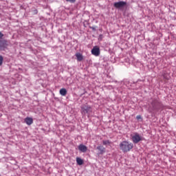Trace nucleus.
<instances>
[{
  "label": "nucleus",
  "mask_w": 176,
  "mask_h": 176,
  "mask_svg": "<svg viewBox=\"0 0 176 176\" xmlns=\"http://www.w3.org/2000/svg\"><path fill=\"white\" fill-rule=\"evenodd\" d=\"M134 148V145L133 143L129 141H123L120 144V149L124 153H127V152H130L131 149Z\"/></svg>",
  "instance_id": "1"
},
{
  "label": "nucleus",
  "mask_w": 176,
  "mask_h": 176,
  "mask_svg": "<svg viewBox=\"0 0 176 176\" xmlns=\"http://www.w3.org/2000/svg\"><path fill=\"white\" fill-rule=\"evenodd\" d=\"M91 112H92L91 107L86 104L81 107V113L84 115H86V113H91Z\"/></svg>",
  "instance_id": "2"
},
{
  "label": "nucleus",
  "mask_w": 176,
  "mask_h": 176,
  "mask_svg": "<svg viewBox=\"0 0 176 176\" xmlns=\"http://www.w3.org/2000/svg\"><path fill=\"white\" fill-rule=\"evenodd\" d=\"M126 5H127V2L120 1L118 2L114 3L113 6H114V8H116V9H122V8H124V6H126Z\"/></svg>",
  "instance_id": "3"
},
{
  "label": "nucleus",
  "mask_w": 176,
  "mask_h": 176,
  "mask_svg": "<svg viewBox=\"0 0 176 176\" xmlns=\"http://www.w3.org/2000/svg\"><path fill=\"white\" fill-rule=\"evenodd\" d=\"M132 141L133 144H138L140 141H142V138L140 136V134L136 133L132 136Z\"/></svg>",
  "instance_id": "4"
},
{
  "label": "nucleus",
  "mask_w": 176,
  "mask_h": 176,
  "mask_svg": "<svg viewBox=\"0 0 176 176\" xmlns=\"http://www.w3.org/2000/svg\"><path fill=\"white\" fill-rule=\"evenodd\" d=\"M8 47V41L0 40V50H5Z\"/></svg>",
  "instance_id": "5"
},
{
  "label": "nucleus",
  "mask_w": 176,
  "mask_h": 176,
  "mask_svg": "<svg viewBox=\"0 0 176 176\" xmlns=\"http://www.w3.org/2000/svg\"><path fill=\"white\" fill-rule=\"evenodd\" d=\"M91 54L96 57L100 56V48L98 47H94L91 50Z\"/></svg>",
  "instance_id": "6"
},
{
  "label": "nucleus",
  "mask_w": 176,
  "mask_h": 176,
  "mask_svg": "<svg viewBox=\"0 0 176 176\" xmlns=\"http://www.w3.org/2000/svg\"><path fill=\"white\" fill-rule=\"evenodd\" d=\"M24 120H25V123H26L28 126H31V124L34 123V119H32V118L27 117L26 118H25Z\"/></svg>",
  "instance_id": "7"
},
{
  "label": "nucleus",
  "mask_w": 176,
  "mask_h": 176,
  "mask_svg": "<svg viewBox=\"0 0 176 176\" xmlns=\"http://www.w3.org/2000/svg\"><path fill=\"white\" fill-rule=\"evenodd\" d=\"M96 149L99 151V155H104L105 153L106 148L103 146H98Z\"/></svg>",
  "instance_id": "8"
},
{
  "label": "nucleus",
  "mask_w": 176,
  "mask_h": 176,
  "mask_svg": "<svg viewBox=\"0 0 176 176\" xmlns=\"http://www.w3.org/2000/svg\"><path fill=\"white\" fill-rule=\"evenodd\" d=\"M151 105L154 109H157V107L160 105V102L157 101V100H153V102H151Z\"/></svg>",
  "instance_id": "9"
},
{
  "label": "nucleus",
  "mask_w": 176,
  "mask_h": 176,
  "mask_svg": "<svg viewBox=\"0 0 176 176\" xmlns=\"http://www.w3.org/2000/svg\"><path fill=\"white\" fill-rule=\"evenodd\" d=\"M78 150L85 153V152L87 151V146H85L84 144H80L78 146Z\"/></svg>",
  "instance_id": "10"
},
{
  "label": "nucleus",
  "mask_w": 176,
  "mask_h": 176,
  "mask_svg": "<svg viewBox=\"0 0 176 176\" xmlns=\"http://www.w3.org/2000/svg\"><path fill=\"white\" fill-rule=\"evenodd\" d=\"M76 57L78 61H82L83 60V55L79 52L76 54Z\"/></svg>",
  "instance_id": "11"
},
{
  "label": "nucleus",
  "mask_w": 176,
  "mask_h": 176,
  "mask_svg": "<svg viewBox=\"0 0 176 176\" xmlns=\"http://www.w3.org/2000/svg\"><path fill=\"white\" fill-rule=\"evenodd\" d=\"M59 93L60 96H67V89H65V88H62L60 89Z\"/></svg>",
  "instance_id": "12"
},
{
  "label": "nucleus",
  "mask_w": 176,
  "mask_h": 176,
  "mask_svg": "<svg viewBox=\"0 0 176 176\" xmlns=\"http://www.w3.org/2000/svg\"><path fill=\"white\" fill-rule=\"evenodd\" d=\"M76 162L78 166H82V164H83V160H82L80 157H76Z\"/></svg>",
  "instance_id": "13"
},
{
  "label": "nucleus",
  "mask_w": 176,
  "mask_h": 176,
  "mask_svg": "<svg viewBox=\"0 0 176 176\" xmlns=\"http://www.w3.org/2000/svg\"><path fill=\"white\" fill-rule=\"evenodd\" d=\"M102 144L103 145H109V144H111V142L109 140H103Z\"/></svg>",
  "instance_id": "14"
},
{
  "label": "nucleus",
  "mask_w": 176,
  "mask_h": 176,
  "mask_svg": "<svg viewBox=\"0 0 176 176\" xmlns=\"http://www.w3.org/2000/svg\"><path fill=\"white\" fill-rule=\"evenodd\" d=\"M3 63V57L2 56H0V65H2Z\"/></svg>",
  "instance_id": "15"
},
{
  "label": "nucleus",
  "mask_w": 176,
  "mask_h": 176,
  "mask_svg": "<svg viewBox=\"0 0 176 176\" xmlns=\"http://www.w3.org/2000/svg\"><path fill=\"white\" fill-rule=\"evenodd\" d=\"M67 2H70V3H75L76 2V0H66Z\"/></svg>",
  "instance_id": "16"
},
{
  "label": "nucleus",
  "mask_w": 176,
  "mask_h": 176,
  "mask_svg": "<svg viewBox=\"0 0 176 176\" xmlns=\"http://www.w3.org/2000/svg\"><path fill=\"white\" fill-rule=\"evenodd\" d=\"M3 38V34H2V32H0V39H2Z\"/></svg>",
  "instance_id": "17"
},
{
  "label": "nucleus",
  "mask_w": 176,
  "mask_h": 176,
  "mask_svg": "<svg viewBox=\"0 0 176 176\" xmlns=\"http://www.w3.org/2000/svg\"><path fill=\"white\" fill-rule=\"evenodd\" d=\"M136 119H137L138 120H140V119H142L141 116H136Z\"/></svg>",
  "instance_id": "18"
}]
</instances>
